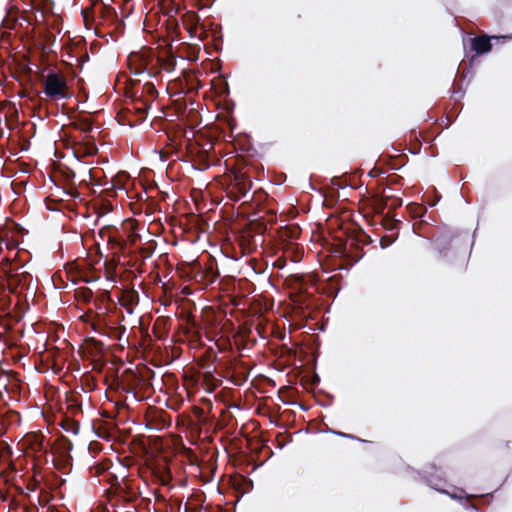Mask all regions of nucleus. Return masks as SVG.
Masks as SVG:
<instances>
[{
  "instance_id": "obj_1",
  "label": "nucleus",
  "mask_w": 512,
  "mask_h": 512,
  "mask_svg": "<svg viewBox=\"0 0 512 512\" xmlns=\"http://www.w3.org/2000/svg\"><path fill=\"white\" fill-rule=\"evenodd\" d=\"M45 95L52 100H63L68 98V86L63 75L49 73L43 81Z\"/></svg>"
},
{
  "instance_id": "obj_2",
  "label": "nucleus",
  "mask_w": 512,
  "mask_h": 512,
  "mask_svg": "<svg viewBox=\"0 0 512 512\" xmlns=\"http://www.w3.org/2000/svg\"><path fill=\"white\" fill-rule=\"evenodd\" d=\"M491 47L490 39L487 36L475 37L472 40V49L479 54L489 52Z\"/></svg>"
},
{
  "instance_id": "obj_3",
  "label": "nucleus",
  "mask_w": 512,
  "mask_h": 512,
  "mask_svg": "<svg viewBox=\"0 0 512 512\" xmlns=\"http://www.w3.org/2000/svg\"><path fill=\"white\" fill-rule=\"evenodd\" d=\"M27 275L28 274L25 271H23L21 273L16 272L15 274L10 276V284H12V283L19 284V283H21L22 278H24Z\"/></svg>"
},
{
  "instance_id": "obj_4",
  "label": "nucleus",
  "mask_w": 512,
  "mask_h": 512,
  "mask_svg": "<svg viewBox=\"0 0 512 512\" xmlns=\"http://www.w3.org/2000/svg\"><path fill=\"white\" fill-rule=\"evenodd\" d=\"M448 494L453 499H458L459 501H465L466 503H469V497L462 490L459 491V493Z\"/></svg>"
},
{
  "instance_id": "obj_5",
  "label": "nucleus",
  "mask_w": 512,
  "mask_h": 512,
  "mask_svg": "<svg viewBox=\"0 0 512 512\" xmlns=\"http://www.w3.org/2000/svg\"><path fill=\"white\" fill-rule=\"evenodd\" d=\"M81 129L85 132L89 131L91 129V123L88 121H85L81 127Z\"/></svg>"
},
{
  "instance_id": "obj_6",
  "label": "nucleus",
  "mask_w": 512,
  "mask_h": 512,
  "mask_svg": "<svg viewBox=\"0 0 512 512\" xmlns=\"http://www.w3.org/2000/svg\"><path fill=\"white\" fill-rule=\"evenodd\" d=\"M335 434L341 436V437H346V438H353L352 435L350 434H346V433H343V432H334Z\"/></svg>"
},
{
  "instance_id": "obj_7",
  "label": "nucleus",
  "mask_w": 512,
  "mask_h": 512,
  "mask_svg": "<svg viewBox=\"0 0 512 512\" xmlns=\"http://www.w3.org/2000/svg\"><path fill=\"white\" fill-rule=\"evenodd\" d=\"M433 488L436 489L437 491L447 493L446 491L442 490L439 486H433Z\"/></svg>"
}]
</instances>
